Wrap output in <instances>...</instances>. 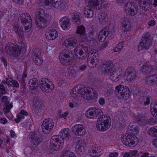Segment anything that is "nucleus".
I'll return each mask as SVG.
<instances>
[{
    "mask_svg": "<svg viewBox=\"0 0 157 157\" xmlns=\"http://www.w3.org/2000/svg\"><path fill=\"white\" fill-rule=\"evenodd\" d=\"M123 45L124 43L123 42H121L119 43L114 49V52H115L119 51L122 49Z\"/></svg>",
    "mask_w": 157,
    "mask_h": 157,
    "instance_id": "nucleus-54",
    "label": "nucleus"
},
{
    "mask_svg": "<svg viewBox=\"0 0 157 157\" xmlns=\"http://www.w3.org/2000/svg\"><path fill=\"white\" fill-rule=\"evenodd\" d=\"M104 0H88V4L93 7L95 8L96 10H99L101 7H106L105 4H103L102 2H104Z\"/></svg>",
    "mask_w": 157,
    "mask_h": 157,
    "instance_id": "nucleus-22",
    "label": "nucleus"
},
{
    "mask_svg": "<svg viewBox=\"0 0 157 157\" xmlns=\"http://www.w3.org/2000/svg\"><path fill=\"white\" fill-rule=\"evenodd\" d=\"M5 51L8 54L13 55L15 58L19 59L21 56L20 51L18 45H15L11 42L7 43L6 46Z\"/></svg>",
    "mask_w": 157,
    "mask_h": 157,
    "instance_id": "nucleus-8",
    "label": "nucleus"
},
{
    "mask_svg": "<svg viewBox=\"0 0 157 157\" xmlns=\"http://www.w3.org/2000/svg\"><path fill=\"white\" fill-rule=\"evenodd\" d=\"M29 86L32 89L37 88L38 86V80L36 78H33L30 79L29 82Z\"/></svg>",
    "mask_w": 157,
    "mask_h": 157,
    "instance_id": "nucleus-38",
    "label": "nucleus"
},
{
    "mask_svg": "<svg viewBox=\"0 0 157 157\" xmlns=\"http://www.w3.org/2000/svg\"><path fill=\"white\" fill-rule=\"evenodd\" d=\"M28 113L24 110H22L20 113L17 115V118L15 119V121L17 123H19L21 120L25 118L24 115L28 116Z\"/></svg>",
    "mask_w": 157,
    "mask_h": 157,
    "instance_id": "nucleus-35",
    "label": "nucleus"
},
{
    "mask_svg": "<svg viewBox=\"0 0 157 157\" xmlns=\"http://www.w3.org/2000/svg\"><path fill=\"white\" fill-rule=\"evenodd\" d=\"M32 58L36 65L39 66L41 65L43 61L41 57L40 52L36 49H34L32 51Z\"/></svg>",
    "mask_w": 157,
    "mask_h": 157,
    "instance_id": "nucleus-21",
    "label": "nucleus"
},
{
    "mask_svg": "<svg viewBox=\"0 0 157 157\" xmlns=\"http://www.w3.org/2000/svg\"><path fill=\"white\" fill-rule=\"evenodd\" d=\"M71 16L72 21L75 22L76 25H79L81 24V18L78 13H71Z\"/></svg>",
    "mask_w": 157,
    "mask_h": 157,
    "instance_id": "nucleus-36",
    "label": "nucleus"
},
{
    "mask_svg": "<svg viewBox=\"0 0 157 157\" xmlns=\"http://www.w3.org/2000/svg\"><path fill=\"white\" fill-rule=\"evenodd\" d=\"M111 124V118L109 116L105 115L98 119L96 127L99 131H104L110 127Z\"/></svg>",
    "mask_w": 157,
    "mask_h": 157,
    "instance_id": "nucleus-5",
    "label": "nucleus"
},
{
    "mask_svg": "<svg viewBox=\"0 0 157 157\" xmlns=\"http://www.w3.org/2000/svg\"><path fill=\"white\" fill-rule=\"evenodd\" d=\"M64 43L67 47H72L73 48L77 44V40L74 37H71L65 40Z\"/></svg>",
    "mask_w": 157,
    "mask_h": 157,
    "instance_id": "nucleus-29",
    "label": "nucleus"
},
{
    "mask_svg": "<svg viewBox=\"0 0 157 157\" xmlns=\"http://www.w3.org/2000/svg\"><path fill=\"white\" fill-rule=\"evenodd\" d=\"M20 81H21V87H22L23 88V89H25V79L22 78Z\"/></svg>",
    "mask_w": 157,
    "mask_h": 157,
    "instance_id": "nucleus-62",
    "label": "nucleus"
},
{
    "mask_svg": "<svg viewBox=\"0 0 157 157\" xmlns=\"http://www.w3.org/2000/svg\"><path fill=\"white\" fill-rule=\"evenodd\" d=\"M7 93L6 88L2 84H0V94L1 95L6 94Z\"/></svg>",
    "mask_w": 157,
    "mask_h": 157,
    "instance_id": "nucleus-56",
    "label": "nucleus"
},
{
    "mask_svg": "<svg viewBox=\"0 0 157 157\" xmlns=\"http://www.w3.org/2000/svg\"><path fill=\"white\" fill-rule=\"evenodd\" d=\"M142 8L145 10H149L151 8V0H140Z\"/></svg>",
    "mask_w": 157,
    "mask_h": 157,
    "instance_id": "nucleus-27",
    "label": "nucleus"
},
{
    "mask_svg": "<svg viewBox=\"0 0 157 157\" xmlns=\"http://www.w3.org/2000/svg\"><path fill=\"white\" fill-rule=\"evenodd\" d=\"M7 122V120L5 118L0 117V123L3 124H6Z\"/></svg>",
    "mask_w": 157,
    "mask_h": 157,
    "instance_id": "nucleus-61",
    "label": "nucleus"
},
{
    "mask_svg": "<svg viewBox=\"0 0 157 157\" xmlns=\"http://www.w3.org/2000/svg\"><path fill=\"white\" fill-rule=\"evenodd\" d=\"M84 13L85 17L90 18L93 16L94 13L90 6H87L85 7Z\"/></svg>",
    "mask_w": 157,
    "mask_h": 157,
    "instance_id": "nucleus-34",
    "label": "nucleus"
},
{
    "mask_svg": "<svg viewBox=\"0 0 157 157\" xmlns=\"http://www.w3.org/2000/svg\"><path fill=\"white\" fill-rule=\"evenodd\" d=\"M141 71L143 73L150 74L153 70V68L151 66L148 64L146 63L141 67Z\"/></svg>",
    "mask_w": 157,
    "mask_h": 157,
    "instance_id": "nucleus-33",
    "label": "nucleus"
},
{
    "mask_svg": "<svg viewBox=\"0 0 157 157\" xmlns=\"http://www.w3.org/2000/svg\"><path fill=\"white\" fill-rule=\"evenodd\" d=\"M108 30L109 27H105L99 33L98 36V39L100 42L104 41L106 38V34Z\"/></svg>",
    "mask_w": 157,
    "mask_h": 157,
    "instance_id": "nucleus-30",
    "label": "nucleus"
},
{
    "mask_svg": "<svg viewBox=\"0 0 157 157\" xmlns=\"http://www.w3.org/2000/svg\"><path fill=\"white\" fill-rule=\"evenodd\" d=\"M128 128L127 132H129L130 134L133 135L137 134L139 132V128L137 126H133L129 125L128 126Z\"/></svg>",
    "mask_w": 157,
    "mask_h": 157,
    "instance_id": "nucleus-40",
    "label": "nucleus"
},
{
    "mask_svg": "<svg viewBox=\"0 0 157 157\" xmlns=\"http://www.w3.org/2000/svg\"><path fill=\"white\" fill-rule=\"evenodd\" d=\"M84 89L81 90L82 96L85 99L91 100L94 98L96 99L98 97L96 91L92 88H86L84 87Z\"/></svg>",
    "mask_w": 157,
    "mask_h": 157,
    "instance_id": "nucleus-12",
    "label": "nucleus"
},
{
    "mask_svg": "<svg viewBox=\"0 0 157 157\" xmlns=\"http://www.w3.org/2000/svg\"><path fill=\"white\" fill-rule=\"evenodd\" d=\"M150 97L147 96L146 98L141 97L140 98V101L141 100L142 101V103L146 106L150 103Z\"/></svg>",
    "mask_w": 157,
    "mask_h": 157,
    "instance_id": "nucleus-52",
    "label": "nucleus"
},
{
    "mask_svg": "<svg viewBox=\"0 0 157 157\" xmlns=\"http://www.w3.org/2000/svg\"><path fill=\"white\" fill-rule=\"evenodd\" d=\"M121 140L124 144L128 147L137 144L138 141V138L134 135L128 132L122 135Z\"/></svg>",
    "mask_w": 157,
    "mask_h": 157,
    "instance_id": "nucleus-7",
    "label": "nucleus"
},
{
    "mask_svg": "<svg viewBox=\"0 0 157 157\" xmlns=\"http://www.w3.org/2000/svg\"><path fill=\"white\" fill-rule=\"evenodd\" d=\"M113 63L110 61L102 62L101 66V71L104 74L109 73L112 69Z\"/></svg>",
    "mask_w": 157,
    "mask_h": 157,
    "instance_id": "nucleus-20",
    "label": "nucleus"
},
{
    "mask_svg": "<svg viewBox=\"0 0 157 157\" xmlns=\"http://www.w3.org/2000/svg\"><path fill=\"white\" fill-rule=\"evenodd\" d=\"M72 131L75 135L77 136H82L86 133L85 128L83 125L77 124L72 128Z\"/></svg>",
    "mask_w": 157,
    "mask_h": 157,
    "instance_id": "nucleus-18",
    "label": "nucleus"
},
{
    "mask_svg": "<svg viewBox=\"0 0 157 157\" xmlns=\"http://www.w3.org/2000/svg\"><path fill=\"white\" fill-rule=\"evenodd\" d=\"M152 37L151 34L149 33H145L137 46L138 51L148 50L152 45Z\"/></svg>",
    "mask_w": 157,
    "mask_h": 157,
    "instance_id": "nucleus-3",
    "label": "nucleus"
},
{
    "mask_svg": "<svg viewBox=\"0 0 157 157\" xmlns=\"http://www.w3.org/2000/svg\"><path fill=\"white\" fill-rule=\"evenodd\" d=\"M131 21L126 17L121 18L122 29L124 32H127L129 30L131 27Z\"/></svg>",
    "mask_w": 157,
    "mask_h": 157,
    "instance_id": "nucleus-24",
    "label": "nucleus"
},
{
    "mask_svg": "<svg viewBox=\"0 0 157 157\" xmlns=\"http://www.w3.org/2000/svg\"><path fill=\"white\" fill-rule=\"evenodd\" d=\"M5 82L9 86L16 87H18L19 86V84L17 81L12 79L11 78H7Z\"/></svg>",
    "mask_w": 157,
    "mask_h": 157,
    "instance_id": "nucleus-37",
    "label": "nucleus"
},
{
    "mask_svg": "<svg viewBox=\"0 0 157 157\" xmlns=\"http://www.w3.org/2000/svg\"><path fill=\"white\" fill-rule=\"evenodd\" d=\"M137 71L134 67L127 68L125 73L127 79L130 81H134L137 77Z\"/></svg>",
    "mask_w": 157,
    "mask_h": 157,
    "instance_id": "nucleus-17",
    "label": "nucleus"
},
{
    "mask_svg": "<svg viewBox=\"0 0 157 157\" xmlns=\"http://www.w3.org/2000/svg\"><path fill=\"white\" fill-rule=\"evenodd\" d=\"M109 44L108 41H106L105 42H103L101 44V47L100 48V50L101 51H103L105 48L107 47Z\"/></svg>",
    "mask_w": 157,
    "mask_h": 157,
    "instance_id": "nucleus-58",
    "label": "nucleus"
},
{
    "mask_svg": "<svg viewBox=\"0 0 157 157\" xmlns=\"http://www.w3.org/2000/svg\"><path fill=\"white\" fill-rule=\"evenodd\" d=\"M60 25L63 30H67L70 28L71 23L68 18L64 16L60 19Z\"/></svg>",
    "mask_w": 157,
    "mask_h": 157,
    "instance_id": "nucleus-23",
    "label": "nucleus"
},
{
    "mask_svg": "<svg viewBox=\"0 0 157 157\" xmlns=\"http://www.w3.org/2000/svg\"><path fill=\"white\" fill-rule=\"evenodd\" d=\"M88 48L86 46L84 45L79 44L75 48L74 52L75 55L77 59H78V62L80 60H83L86 57L85 56H81L85 53L86 54L87 53Z\"/></svg>",
    "mask_w": 157,
    "mask_h": 157,
    "instance_id": "nucleus-11",
    "label": "nucleus"
},
{
    "mask_svg": "<svg viewBox=\"0 0 157 157\" xmlns=\"http://www.w3.org/2000/svg\"><path fill=\"white\" fill-rule=\"evenodd\" d=\"M135 119L138 124L140 125H144L147 122V117L142 115L140 114L138 116H136Z\"/></svg>",
    "mask_w": 157,
    "mask_h": 157,
    "instance_id": "nucleus-32",
    "label": "nucleus"
},
{
    "mask_svg": "<svg viewBox=\"0 0 157 157\" xmlns=\"http://www.w3.org/2000/svg\"><path fill=\"white\" fill-rule=\"evenodd\" d=\"M94 147H90L89 150L90 155L93 157H98L100 155V153L97 152Z\"/></svg>",
    "mask_w": 157,
    "mask_h": 157,
    "instance_id": "nucleus-46",
    "label": "nucleus"
},
{
    "mask_svg": "<svg viewBox=\"0 0 157 157\" xmlns=\"http://www.w3.org/2000/svg\"><path fill=\"white\" fill-rule=\"evenodd\" d=\"M115 31L113 30H112V31L110 30L109 28V30L107 33L106 38L109 39V40H111L114 37V33Z\"/></svg>",
    "mask_w": 157,
    "mask_h": 157,
    "instance_id": "nucleus-53",
    "label": "nucleus"
},
{
    "mask_svg": "<svg viewBox=\"0 0 157 157\" xmlns=\"http://www.w3.org/2000/svg\"><path fill=\"white\" fill-rule=\"evenodd\" d=\"M100 22L102 24L104 25L107 21V14L105 13H102L99 17Z\"/></svg>",
    "mask_w": 157,
    "mask_h": 157,
    "instance_id": "nucleus-49",
    "label": "nucleus"
},
{
    "mask_svg": "<svg viewBox=\"0 0 157 157\" xmlns=\"http://www.w3.org/2000/svg\"><path fill=\"white\" fill-rule=\"evenodd\" d=\"M99 59L98 51L95 49H91L88 54L87 63L88 66L94 68L98 64Z\"/></svg>",
    "mask_w": 157,
    "mask_h": 157,
    "instance_id": "nucleus-4",
    "label": "nucleus"
},
{
    "mask_svg": "<svg viewBox=\"0 0 157 157\" xmlns=\"http://www.w3.org/2000/svg\"><path fill=\"white\" fill-rule=\"evenodd\" d=\"M29 139L31 140L33 144L35 145H39L41 142V139L36 135L31 136Z\"/></svg>",
    "mask_w": 157,
    "mask_h": 157,
    "instance_id": "nucleus-39",
    "label": "nucleus"
},
{
    "mask_svg": "<svg viewBox=\"0 0 157 157\" xmlns=\"http://www.w3.org/2000/svg\"><path fill=\"white\" fill-rule=\"evenodd\" d=\"M86 116L89 118H93V116H94V112L92 109H89L86 111L85 113Z\"/></svg>",
    "mask_w": 157,
    "mask_h": 157,
    "instance_id": "nucleus-51",
    "label": "nucleus"
},
{
    "mask_svg": "<svg viewBox=\"0 0 157 157\" xmlns=\"http://www.w3.org/2000/svg\"><path fill=\"white\" fill-rule=\"evenodd\" d=\"M145 82L149 85H151L157 83V75L152 74L146 77Z\"/></svg>",
    "mask_w": 157,
    "mask_h": 157,
    "instance_id": "nucleus-28",
    "label": "nucleus"
},
{
    "mask_svg": "<svg viewBox=\"0 0 157 157\" xmlns=\"http://www.w3.org/2000/svg\"><path fill=\"white\" fill-rule=\"evenodd\" d=\"M71 132L70 129L67 128L63 130L59 133V135L54 136L52 137L51 143L52 145L59 144L62 147L64 143V140L71 137Z\"/></svg>",
    "mask_w": 157,
    "mask_h": 157,
    "instance_id": "nucleus-2",
    "label": "nucleus"
},
{
    "mask_svg": "<svg viewBox=\"0 0 157 157\" xmlns=\"http://www.w3.org/2000/svg\"><path fill=\"white\" fill-rule=\"evenodd\" d=\"M18 21L22 24L27 22H32V20L30 15L27 13L21 14L18 19Z\"/></svg>",
    "mask_w": 157,
    "mask_h": 157,
    "instance_id": "nucleus-26",
    "label": "nucleus"
},
{
    "mask_svg": "<svg viewBox=\"0 0 157 157\" xmlns=\"http://www.w3.org/2000/svg\"><path fill=\"white\" fill-rule=\"evenodd\" d=\"M51 139L50 143V146L49 148H48L46 150V151L47 154H49L50 153H53V152L55 151H57L61 148L62 147L60 146L59 144L56 145V144H55V145H52L51 143Z\"/></svg>",
    "mask_w": 157,
    "mask_h": 157,
    "instance_id": "nucleus-31",
    "label": "nucleus"
},
{
    "mask_svg": "<svg viewBox=\"0 0 157 157\" xmlns=\"http://www.w3.org/2000/svg\"><path fill=\"white\" fill-rule=\"evenodd\" d=\"M46 38L49 40H55L58 36V33L54 29H51L46 32Z\"/></svg>",
    "mask_w": 157,
    "mask_h": 157,
    "instance_id": "nucleus-25",
    "label": "nucleus"
},
{
    "mask_svg": "<svg viewBox=\"0 0 157 157\" xmlns=\"http://www.w3.org/2000/svg\"><path fill=\"white\" fill-rule=\"evenodd\" d=\"M32 22H27L22 24L21 26H15L13 27L14 31L19 37L22 38L24 36V32H28L31 29Z\"/></svg>",
    "mask_w": 157,
    "mask_h": 157,
    "instance_id": "nucleus-10",
    "label": "nucleus"
},
{
    "mask_svg": "<svg viewBox=\"0 0 157 157\" xmlns=\"http://www.w3.org/2000/svg\"><path fill=\"white\" fill-rule=\"evenodd\" d=\"M85 145L86 143L83 140H80L78 142V144L75 146V151L78 154V157L80 156L83 157V155L85 152Z\"/></svg>",
    "mask_w": 157,
    "mask_h": 157,
    "instance_id": "nucleus-19",
    "label": "nucleus"
},
{
    "mask_svg": "<svg viewBox=\"0 0 157 157\" xmlns=\"http://www.w3.org/2000/svg\"><path fill=\"white\" fill-rule=\"evenodd\" d=\"M61 157H76L74 153L68 150H65L63 151Z\"/></svg>",
    "mask_w": 157,
    "mask_h": 157,
    "instance_id": "nucleus-48",
    "label": "nucleus"
},
{
    "mask_svg": "<svg viewBox=\"0 0 157 157\" xmlns=\"http://www.w3.org/2000/svg\"><path fill=\"white\" fill-rule=\"evenodd\" d=\"M118 153L117 152H113L110 153L109 156V157H118Z\"/></svg>",
    "mask_w": 157,
    "mask_h": 157,
    "instance_id": "nucleus-64",
    "label": "nucleus"
},
{
    "mask_svg": "<svg viewBox=\"0 0 157 157\" xmlns=\"http://www.w3.org/2000/svg\"><path fill=\"white\" fill-rule=\"evenodd\" d=\"M84 89L83 87H79L78 88V86H75L74 87L72 90V93L73 94H80L82 95V92H81V90H82Z\"/></svg>",
    "mask_w": 157,
    "mask_h": 157,
    "instance_id": "nucleus-50",
    "label": "nucleus"
},
{
    "mask_svg": "<svg viewBox=\"0 0 157 157\" xmlns=\"http://www.w3.org/2000/svg\"><path fill=\"white\" fill-rule=\"evenodd\" d=\"M62 2H61L60 1H55V0L54 1H53L51 0H48V2L47 3V4L52 5L54 7L59 9L61 3Z\"/></svg>",
    "mask_w": 157,
    "mask_h": 157,
    "instance_id": "nucleus-43",
    "label": "nucleus"
},
{
    "mask_svg": "<svg viewBox=\"0 0 157 157\" xmlns=\"http://www.w3.org/2000/svg\"><path fill=\"white\" fill-rule=\"evenodd\" d=\"M92 110H94V116H93L94 117H93L94 119L99 117L98 118V119L99 118H101V117H102V116H104L103 115V112L101 109H95L92 108Z\"/></svg>",
    "mask_w": 157,
    "mask_h": 157,
    "instance_id": "nucleus-42",
    "label": "nucleus"
},
{
    "mask_svg": "<svg viewBox=\"0 0 157 157\" xmlns=\"http://www.w3.org/2000/svg\"><path fill=\"white\" fill-rule=\"evenodd\" d=\"M126 121L125 119L119 120L117 122L116 126L119 129H121L126 125Z\"/></svg>",
    "mask_w": 157,
    "mask_h": 157,
    "instance_id": "nucleus-44",
    "label": "nucleus"
},
{
    "mask_svg": "<svg viewBox=\"0 0 157 157\" xmlns=\"http://www.w3.org/2000/svg\"><path fill=\"white\" fill-rule=\"evenodd\" d=\"M73 56V53L70 50L64 49L61 52L59 56L60 63L63 65H70L72 62Z\"/></svg>",
    "mask_w": 157,
    "mask_h": 157,
    "instance_id": "nucleus-6",
    "label": "nucleus"
},
{
    "mask_svg": "<svg viewBox=\"0 0 157 157\" xmlns=\"http://www.w3.org/2000/svg\"><path fill=\"white\" fill-rule=\"evenodd\" d=\"M131 157H136L138 155L139 153L136 151H130L129 152Z\"/></svg>",
    "mask_w": 157,
    "mask_h": 157,
    "instance_id": "nucleus-59",
    "label": "nucleus"
},
{
    "mask_svg": "<svg viewBox=\"0 0 157 157\" xmlns=\"http://www.w3.org/2000/svg\"><path fill=\"white\" fill-rule=\"evenodd\" d=\"M148 133L152 137L157 136V126L151 128Z\"/></svg>",
    "mask_w": 157,
    "mask_h": 157,
    "instance_id": "nucleus-47",
    "label": "nucleus"
},
{
    "mask_svg": "<svg viewBox=\"0 0 157 157\" xmlns=\"http://www.w3.org/2000/svg\"><path fill=\"white\" fill-rule=\"evenodd\" d=\"M54 125L52 120L51 118L45 119L43 122L41 127L42 131L44 133L49 134L53 128Z\"/></svg>",
    "mask_w": 157,
    "mask_h": 157,
    "instance_id": "nucleus-15",
    "label": "nucleus"
},
{
    "mask_svg": "<svg viewBox=\"0 0 157 157\" xmlns=\"http://www.w3.org/2000/svg\"><path fill=\"white\" fill-rule=\"evenodd\" d=\"M135 93L137 95H140L142 94V91L141 89L139 88H138L135 89L134 90Z\"/></svg>",
    "mask_w": 157,
    "mask_h": 157,
    "instance_id": "nucleus-60",
    "label": "nucleus"
},
{
    "mask_svg": "<svg viewBox=\"0 0 157 157\" xmlns=\"http://www.w3.org/2000/svg\"><path fill=\"white\" fill-rule=\"evenodd\" d=\"M152 103L151 104L150 111L152 115L157 119V104L154 105V106L152 105Z\"/></svg>",
    "mask_w": 157,
    "mask_h": 157,
    "instance_id": "nucleus-45",
    "label": "nucleus"
},
{
    "mask_svg": "<svg viewBox=\"0 0 157 157\" xmlns=\"http://www.w3.org/2000/svg\"><path fill=\"white\" fill-rule=\"evenodd\" d=\"M77 33L75 37L78 39V41L80 42L86 41L87 37L85 32V28L83 25L77 26Z\"/></svg>",
    "mask_w": 157,
    "mask_h": 157,
    "instance_id": "nucleus-16",
    "label": "nucleus"
},
{
    "mask_svg": "<svg viewBox=\"0 0 157 157\" xmlns=\"http://www.w3.org/2000/svg\"><path fill=\"white\" fill-rule=\"evenodd\" d=\"M41 102L40 98L37 97H34L33 99V105H41Z\"/></svg>",
    "mask_w": 157,
    "mask_h": 157,
    "instance_id": "nucleus-57",
    "label": "nucleus"
},
{
    "mask_svg": "<svg viewBox=\"0 0 157 157\" xmlns=\"http://www.w3.org/2000/svg\"><path fill=\"white\" fill-rule=\"evenodd\" d=\"M43 108L41 105H34L33 106V111L36 115H39L43 110Z\"/></svg>",
    "mask_w": 157,
    "mask_h": 157,
    "instance_id": "nucleus-41",
    "label": "nucleus"
},
{
    "mask_svg": "<svg viewBox=\"0 0 157 157\" xmlns=\"http://www.w3.org/2000/svg\"><path fill=\"white\" fill-rule=\"evenodd\" d=\"M138 6L133 2H129L126 4L125 11L129 16H133L137 12Z\"/></svg>",
    "mask_w": 157,
    "mask_h": 157,
    "instance_id": "nucleus-14",
    "label": "nucleus"
},
{
    "mask_svg": "<svg viewBox=\"0 0 157 157\" xmlns=\"http://www.w3.org/2000/svg\"><path fill=\"white\" fill-rule=\"evenodd\" d=\"M76 72L74 70L71 69L69 72V76L73 77L75 75Z\"/></svg>",
    "mask_w": 157,
    "mask_h": 157,
    "instance_id": "nucleus-63",
    "label": "nucleus"
},
{
    "mask_svg": "<svg viewBox=\"0 0 157 157\" xmlns=\"http://www.w3.org/2000/svg\"><path fill=\"white\" fill-rule=\"evenodd\" d=\"M121 75H119L118 77L117 75L116 72H114L113 73H111V75H110V78L113 81H117L119 79V77Z\"/></svg>",
    "mask_w": 157,
    "mask_h": 157,
    "instance_id": "nucleus-55",
    "label": "nucleus"
},
{
    "mask_svg": "<svg viewBox=\"0 0 157 157\" xmlns=\"http://www.w3.org/2000/svg\"><path fill=\"white\" fill-rule=\"evenodd\" d=\"M115 94L119 99L126 98L130 96V91L127 86L120 85L116 86Z\"/></svg>",
    "mask_w": 157,
    "mask_h": 157,
    "instance_id": "nucleus-9",
    "label": "nucleus"
},
{
    "mask_svg": "<svg viewBox=\"0 0 157 157\" xmlns=\"http://www.w3.org/2000/svg\"><path fill=\"white\" fill-rule=\"evenodd\" d=\"M39 83L41 89L46 92H49L54 87L52 85V82L49 81L48 79L46 78H41Z\"/></svg>",
    "mask_w": 157,
    "mask_h": 157,
    "instance_id": "nucleus-13",
    "label": "nucleus"
},
{
    "mask_svg": "<svg viewBox=\"0 0 157 157\" xmlns=\"http://www.w3.org/2000/svg\"><path fill=\"white\" fill-rule=\"evenodd\" d=\"M35 22L40 28L44 29L48 25L51 21V17L45 13L44 10L38 8L35 11Z\"/></svg>",
    "mask_w": 157,
    "mask_h": 157,
    "instance_id": "nucleus-1",
    "label": "nucleus"
}]
</instances>
